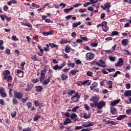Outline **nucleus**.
Listing matches in <instances>:
<instances>
[{
  "label": "nucleus",
  "mask_w": 131,
  "mask_h": 131,
  "mask_svg": "<svg viewBox=\"0 0 131 131\" xmlns=\"http://www.w3.org/2000/svg\"><path fill=\"white\" fill-rule=\"evenodd\" d=\"M107 84H108V85H110L108 86V89H112L113 86L112 84H113V82L111 80H108L107 82Z\"/></svg>",
  "instance_id": "f704fd0d"
},
{
  "label": "nucleus",
  "mask_w": 131,
  "mask_h": 131,
  "mask_svg": "<svg viewBox=\"0 0 131 131\" xmlns=\"http://www.w3.org/2000/svg\"><path fill=\"white\" fill-rule=\"evenodd\" d=\"M79 72V70H73L70 71L69 72V75L70 76H74V75H76V73Z\"/></svg>",
  "instance_id": "4468645a"
},
{
  "label": "nucleus",
  "mask_w": 131,
  "mask_h": 131,
  "mask_svg": "<svg viewBox=\"0 0 131 131\" xmlns=\"http://www.w3.org/2000/svg\"><path fill=\"white\" fill-rule=\"evenodd\" d=\"M70 117L72 120L75 119V118H77V115H76V114L75 113H73L71 115Z\"/></svg>",
  "instance_id": "72a5a7b5"
},
{
  "label": "nucleus",
  "mask_w": 131,
  "mask_h": 131,
  "mask_svg": "<svg viewBox=\"0 0 131 131\" xmlns=\"http://www.w3.org/2000/svg\"><path fill=\"white\" fill-rule=\"evenodd\" d=\"M111 34L113 36H114V35H118V32L116 31H113Z\"/></svg>",
  "instance_id": "603ef678"
},
{
  "label": "nucleus",
  "mask_w": 131,
  "mask_h": 131,
  "mask_svg": "<svg viewBox=\"0 0 131 131\" xmlns=\"http://www.w3.org/2000/svg\"><path fill=\"white\" fill-rule=\"evenodd\" d=\"M21 25H23L24 26H27L28 27H29L30 28H32V25L28 23H24L20 22Z\"/></svg>",
  "instance_id": "aec40b11"
},
{
  "label": "nucleus",
  "mask_w": 131,
  "mask_h": 131,
  "mask_svg": "<svg viewBox=\"0 0 131 131\" xmlns=\"http://www.w3.org/2000/svg\"><path fill=\"white\" fill-rule=\"evenodd\" d=\"M116 111H117L116 108L111 107V113H112V114H113V115L115 114V112H116Z\"/></svg>",
  "instance_id": "e433bc0d"
},
{
  "label": "nucleus",
  "mask_w": 131,
  "mask_h": 131,
  "mask_svg": "<svg viewBox=\"0 0 131 131\" xmlns=\"http://www.w3.org/2000/svg\"><path fill=\"white\" fill-rule=\"evenodd\" d=\"M15 73H16L17 76H18L19 77H22L23 75H24V72L19 69L16 70Z\"/></svg>",
  "instance_id": "f8f14e48"
},
{
  "label": "nucleus",
  "mask_w": 131,
  "mask_h": 131,
  "mask_svg": "<svg viewBox=\"0 0 131 131\" xmlns=\"http://www.w3.org/2000/svg\"><path fill=\"white\" fill-rule=\"evenodd\" d=\"M34 104H35V107H39V103H38L37 101L35 100Z\"/></svg>",
  "instance_id": "69168bd1"
},
{
  "label": "nucleus",
  "mask_w": 131,
  "mask_h": 131,
  "mask_svg": "<svg viewBox=\"0 0 131 131\" xmlns=\"http://www.w3.org/2000/svg\"><path fill=\"white\" fill-rule=\"evenodd\" d=\"M86 75H87V76L92 77V76L93 75V72H92L91 71H88L86 73Z\"/></svg>",
  "instance_id": "6e6d98bb"
},
{
  "label": "nucleus",
  "mask_w": 131,
  "mask_h": 131,
  "mask_svg": "<svg viewBox=\"0 0 131 131\" xmlns=\"http://www.w3.org/2000/svg\"><path fill=\"white\" fill-rule=\"evenodd\" d=\"M126 113L128 115H130L131 114V109H128L126 111Z\"/></svg>",
  "instance_id": "338daca9"
},
{
  "label": "nucleus",
  "mask_w": 131,
  "mask_h": 131,
  "mask_svg": "<svg viewBox=\"0 0 131 131\" xmlns=\"http://www.w3.org/2000/svg\"><path fill=\"white\" fill-rule=\"evenodd\" d=\"M79 106H75L72 109V112H76Z\"/></svg>",
  "instance_id": "680f3d73"
},
{
  "label": "nucleus",
  "mask_w": 131,
  "mask_h": 131,
  "mask_svg": "<svg viewBox=\"0 0 131 131\" xmlns=\"http://www.w3.org/2000/svg\"><path fill=\"white\" fill-rule=\"evenodd\" d=\"M60 77L62 79V80H66V79H67V78H68V76L64 74H62L60 75Z\"/></svg>",
  "instance_id": "473e14b6"
},
{
  "label": "nucleus",
  "mask_w": 131,
  "mask_h": 131,
  "mask_svg": "<svg viewBox=\"0 0 131 131\" xmlns=\"http://www.w3.org/2000/svg\"><path fill=\"white\" fill-rule=\"evenodd\" d=\"M88 81H89V80H85L83 82L81 81H78L76 82V84H77L78 86H81L82 85H84V84H86L88 83Z\"/></svg>",
  "instance_id": "9b49d317"
},
{
  "label": "nucleus",
  "mask_w": 131,
  "mask_h": 131,
  "mask_svg": "<svg viewBox=\"0 0 131 131\" xmlns=\"http://www.w3.org/2000/svg\"><path fill=\"white\" fill-rule=\"evenodd\" d=\"M120 102V99H117L111 103V106H115Z\"/></svg>",
  "instance_id": "6ab92c4d"
},
{
  "label": "nucleus",
  "mask_w": 131,
  "mask_h": 131,
  "mask_svg": "<svg viewBox=\"0 0 131 131\" xmlns=\"http://www.w3.org/2000/svg\"><path fill=\"white\" fill-rule=\"evenodd\" d=\"M106 105V102L104 101H100L98 102L96 105V108L99 109V110H102L103 107L105 106Z\"/></svg>",
  "instance_id": "20e7f679"
},
{
  "label": "nucleus",
  "mask_w": 131,
  "mask_h": 131,
  "mask_svg": "<svg viewBox=\"0 0 131 131\" xmlns=\"http://www.w3.org/2000/svg\"><path fill=\"white\" fill-rule=\"evenodd\" d=\"M12 92H13V89L10 88L9 91V95L10 98H12L13 96V94L12 93Z\"/></svg>",
  "instance_id": "de8ad7c7"
},
{
  "label": "nucleus",
  "mask_w": 131,
  "mask_h": 131,
  "mask_svg": "<svg viewBox=\"0 0 131 131\" xmlns=\"http://www.w3.org/2000/svg\"><path fill=\"white\" fill-rule=\"evenodd\" d=\"M127 117V115H121L119 116L117 118L116 120H122L124 119V118H126Z\"/></svg>",
  "instance_id": "f3484780"
},
{
  "label": "nucleus",
  "mask_w": 131,
  "mask_h": 131,
  "mask_svg": "<svg viewBox=\"0 0 131 131\" xmlns=\"http://www.w3.org/2000/svg\"><path fill=\"white\" fill-rule=\"evenodd\" d=\"M54 70H58L59 68V64H56L53 67Z\"/></svg>",
  "instance_id": "bf43d9fd"
},
{
  "label": "nucleus",
  "mask_w": 131,
  "mask_h": 131,
  "mask_svg": "<svg viewBox=\"0 0 131 131\" xmlns=\"http://www.w3.org/2000/svg\"><path fill=\"white\" fill-rule=\"evenodd\" d=\"M67 42H71V41H68L67 39H63L61 41V45H63V43H67Z\"/></svg>",
  "instance_id": "ea45409f"
},
{
  "label": "nucleus",
  "mask_w": 131,
  "mask_h": 131,
  "mask_svg": "<svg viewBox=\"0 0 131 131\" xmlns=\"http://www.w3.org/2000/svg\"><path fill=\"white\" fill-rule=\"evenodd\" d=\"M118 74L120 75L121 74V72H120V71H116L115 72V73L113 75V77H117V75H118Z\"/></svg>",
  "instance_id": "a19ab883"
},
{
  "label": "nucleus",
  "mask_w": 131,
  "mask_h": 131,
  "mask_svg": "<svg viewBox=\"0 0 131 131\" xmlns=\"http://www.w3.org/2000/svg\"><path fill=\"white\" fill-rule=\"evenodd\" d=\"M84 12H86V9H83L81 8L79 10V13H84Z\"/></svg>",
  "instance_id": "4d7b16f0"
},
{
  "label": "nucleus",
  "mask_w": 131,
  "mask_h": 131,
  "mask_svg": "<svg viewBox=\"0 0 131 131\" xmlns=\"http://www.w3.org/2000/svg\"><path fill=\"white\" fill-rule=\"evenodd\" d=\"M122 45L124 46H127L128 45V39H123L121 41Z\"/></svg>",
  "instance_id": "4be33fe9"
},
{
  "label": "nucleus",
  "mask_w": 131,
  "mask_h": 131,
  "mask_svg": "<svg viewBox=\"0 0 131 131\" xmlns=\"http://www.w3.org/2000/svg\"><path fill=\"white\" fill-rule=\"evenodd\" d=\"M101 26L104 32H107L109 30V27H107V21H102L101 23Z\"/></svg>",
  "instance_id": "0eeeda50"
},
{
  "label": "nucleus",
  "mask_w": 131,
  "mask_h": 131,
  "mask_svg": "<svg viewBox=\"0 0 131 131\" xmlns=\"http://www.w3.org/2000/svg\"><path fill=\"white\" fill-rule=\"evenodd\" d=\"M53 31H51L50 32H43L42 33V34L43 35H45V36H47L48 35H52L53 34Z\"/></svg>",
  "instance_id": "412c9836"
},
{
  "label": "nucleus",
  "mask_w": 131,
  "mask_h": 131,
  "mask_svg": "<svg viewBox=\"0 0 131 131\" xmlns=\"http://www.w3.org/2000/svg\"><path fill=\"white\" fill-rule=\"evenodd\" d=\"M95 59V54L92 52L87 53L86 54V60H89V61H92Z\"/></svg>",
  "instance_id": "39448f33"
},
{
  "label": "nucleus",
  "mask_w": 131,
  "mask_h": 131,
  "mask_svg": "<svg viewBox=\"0 0 131 131\" xmlns=\"http://www.w3.org/2000/svg\"><path fill=\"white\" fill-rule=\"evenodd\" d=\"M41 116L39 115H36L34 118V121H38V119L40 118Z\"/></svg>",
  "instance_id": "c9c22d12"
},
{
  "label": "nucleus",
  "mask_w": 131,
  "mask_h": 131,
  "mask_svg": "<svg viewBox=\"0 0 131 131\" xmlns=\"http://www.w3.org/2000/svg\"><path fill=\"white\" fill-rule=\"evenodd\" d=\"M49 46L53 49V48H55L56 50H58V45H56V44H54V43H49Z\"/></svg>",
  "instance_id": "393cba45"
},
{
  "label": "nucleus",
  "mask_w": 131,
  "mask_h": 131,
  "mask_svg": "<svg viewBox=\"0 0 131 131\" xmlns=\"http://www.w3.org/2000/svg\"><path fill=\"white\" fill-rule=\"evenodd\" d=\"M95 125L94 122H89L87 125H83V127H90V126H93Z\"/></svg>",
  "instance_id": "cd10ccee"
},
{
  "label": "nucleus",
  "mask_w": 131,
  "mask_h": 131,
  "mask_svg": "<svg viewBox=\"0 0 131 131\" xmlns=\"http://www.w3.org/2000/svg\"><path fill=\"white\" fill-rule=\"evenodd\" d=\"M51 80V77H48V78L45 80L44 81H42V84H43V85L45 86V85H47V84H49L50 81Z\"/></svg>",
  "instance_id": "dca6fc26"
},
{
  "label": "nucleus",
  "mask_w": 131,
  "mask_h": 131,
  "mask_svg": "<svg viewBox=\"0 0 131 131\" xmlns=\"http://www.w3.org/2000/svg\"><path fill=\"white\" fill-rule=\"evenodd\" d=\"M8 9H9V7L7 5L4 6L3 7V10L5 12H7L8 11Z\"/></svg>",
  "instance_id": "e2e57ef3"
},
{
  "label": "nucleus",
  "mask_w": 131,
  "mask_h": 131,
  "mask_svg": "<svg viewBox=\"0 0 131 131\" xmlns=\"http://www.w3.org/2000/svg\"><path fill=\"white\" fill-rule=\"evenodd\" d=\"M14 97L16 99H22L23 94L21 92H18L16 91H14Z\"/></svg>",
  "instance_id": "6e6552de"
},
{
  "label": "nucleus",
  "mask_w": 131,
  "mask_h": 131,
  "mask_svg": "<svg viewBox=\"0 0 131 131\" xmlns=\"http://www.w3.org/2000/svg\"><path fill=\"white\" fill-rule=\"evenodd\" d=\"M125 97H131V90H127L124 93Z\"/></svg>",
  "instance_id": "a211bd4d"
},
{
  "label": "nucleus",
  "mask_w": 131,
  "mask_h": 131,
  "mask_svg": "<svg viewBox=\"0 0 131 131\" xmlns=\"http://www.w3.org/2000/svg\"><path fill=\"white\" fill-rule=\"evenodd\" d=\"M104 6L105 8V9H110L111 8V3L109 2L106 3L104 4Z\"/></svg>",
  "instance_id": "7c9ffc66"
},
{
  "label": "nucleus",
  "mask_w": 131,
  "mask_h": 131,
  "mask_svg": "<svg viewBox=\"0 0 131 131\" xmlns=\"http://www.w3.org/2000/svg\"><path fill=\"white\" fill-rule=\"evenodd\" d=\"M40 7L39 5L36 4V3H32V7L36 8V9H38Z\"/></svg>",
  "instance_id": "58836bf2"
},
{
  "label": "nucleus",
  "mask_w": 131,
  "mask_h": 131,
  "mask_svg": "<svg viewBox=\"0 0 131 131\" xmlns=\"http://www.w3.org/2000/svg\"><path fill=\"white\" fill-rule=\"evenodd\" d=\"M33 89V84L32 83H29L27 84L25 91L26 92H31V90Z\"/></svg>",
  "instance_id": "ddd939ff"
},
{
  "label": "nucleus",
  "mask_w": 131,
  "mask_h": 131,
  "mask_svg": "<svg viewBox=\"0 0 131 131\" xmlns=\"http://www.w3.org/2000/svg\"><path fill=\"white\" fill-rule=\"evenodd\" d=\"M80 99V95L78 92H76L75 95L71 98V100L73 103H76V102H78Z\"/></svg>",
  "instance_id": "7ed1b4c3"
},
{
  "label": "nucleus",
  "mask_w": 131,
  "mask_h": 131,
  "mask_svg": "<svg viewBox=\"0 0 131 131\" xmlns=\"http://www.w3.org/2000/svg\"><path fill=\"white\" fill-rule=\"evenodd\" d=\"M80 38H81V39H82V40H84V41H88V40L89 39L86 37L80 36Z\"/></svg>",
  "instance_id": "864d4df0"
},
{
  "label": "nucleus",
  "mask_w": 131,
  "mask_h": 131,
  "mask_svg": "<svg viewBox=\"0 0 131 131\" xmlns=\"http://www.w3.org/2000/svg\"><path fill=\"white\" fill-rule=\"evenodd\" d=\"M105 124H111V125H116L117 123H116L114 121H107L105 122Z\"/></svg>",
  "instance_id": "bb28decb"
},
{
  "label": "nucleus",
  "mask_w": 131,
  "mask_h": 131,
  "mask_svg": "<svg viewBox=\"0 0 131 131\" xmlns=\"http://www.w3.org/2000/svg\"><path fill=\"white\" fill-rule=\"evenodd\" d=\"M64 51L66 53L69 54L70 53V46H67L64 49Z\"/></svg>",
  "instance_id": "2f4dec72"
},
{
  "label": "nucleus",
  "mask_w": 131,
  "mask_h": 131,
  "mask_svg": "<svg viewBox=\"0 0 131 131\" xmlns=\"http://www.w3.org/2000/svg\"><path fill=\"white\" fill-rule=\"evenodd\" d=\"M91 130H93V128L90 127V128H83L81 130V131H91Z\"/></svg>",
  "instance_id": "c03bdc74"
},
{
  "label": "nucleus",
  "mask_w": 131,
  "mask_h": 131,
  "mask_svg": "<svg viewBox=\"0 0 131 131\" xmlns=\"http://www.w3.org/2000/svg\"><path fill=\"white\" fill-rule=\"evenodd\" d=\"M110 61H112V62H114V61H115V60H116V58H115V57L111 56V57H110Z\"/></svg>",
  "instance_id": "052dcab7"
},
{
  "label": "nucleus",
  "mask_w": 131,
  "mask_h": 131,
  "mask_svg": "<svg viewBox=\"0 0 131 131\" xmlns=\"http://www.w3.org/2000/svg\"><path fill=\"white\" fill-rule=\"evenodd\" d=\"M84 107L86 111H90V106H89V105L85 104L84 105Z\"/></svg>",
  "instance_id": "a18cd8bd"
},
{
  "label": "nucleus",
  "mask_w": 131,
  "mask_h": 131,
  "mask_svg": "<svg viewBox=\"0 0 131 131\" xmlns=\"http://www.w3.org/2000/svg\"><path fill=\"white\" fill-rule=\"evenodd\" d=\"M99 62H98L96 61H92L90 64L91 65H96L97 66H100V67H101L102 68H105L107 67V65L105 64H106V61L103 60V59H100L98 61Z\"/></svg>",
  "instance_id": "f257e3e1"
},
{
  "label": "nucleus",
  "mask_w": 131,
  "mask_h": 131,
  "mask_svg": "<svg viewBox=\"0 0 131 131\" xmlns=\"http://www.w3.org/2000/svg\"><path fill=\"white\" fill-rule=\"evenodd\" d=\"M8 75H6V74H4V77L3 79L5 80H7L8 81V82H10L11 81V80H13V77L11 76H8Z\"/></svg>",
  "instance_id": "9d476101"
},
{
  "label": "nucleus",
  "mask_w": 131,
  "mask_h": 131,
  "mask_svg": "<svg viewBox=\"0 0 131 131\" xmlns=\"http://www.w3.org/2000/svg\"><path fill=\"white\" fill-rule=\"evenodd\" d=\"M123 63H124V61L122 58H120L118 59V61L115 64V66L116 67H122L123 66Z\"/></svg>",
  "instance_id": "423d86ee"
},
{
  "label": "nucleus",
  "mask_w": 131,
  "mask_h": 131,
  "mask_svg": "<svg viewBox=\"0 0 131 131\" xmlns=\"http://www.w3.org/2000/svg\"><path fill=\"white\" fill-rule=\"evenodd\" d=\"M46 73H47V70H46V69L41 71L40 77V82H42V81H43V80L45 79V75H46Z\"/></svg>",
  "instance_id": "1a4fd4ad"
},
{
  "label": "nucleus",
  "mask_w": 131,
  "mask_h": 131,
  "mask_svg": "<svg viewBox=\"0 0 131 131\" xmlns=\"http://www.w3.org/2000/svg\"><path fill=\"white\" fill-rule=\"evenodd\" d=\"M71 119L69 118H67L64 121L63 124L64 125H67V124H69V123H71Z\"/></svg>",
  "instance_id": "5701e85b"
},
{
  "label": "nucleus",
  "mask_w": 131,
  "mask_h": 131,
  "mask_svg": "<svg viewBox=\"0 0 131 131\" xmlns=\"http://www.w3.org/2000/svg\"><path fill=\"white\" fill-rule=\"evenodd\" d=\"M0 94L1 95L2 98H7V95L6 92H4V88H1L0 89Z\"/></svg>",
  "instance_id": "2eb2a0df"
},
{
  "label": "nucleus",
  "mask_w": 131,
  "mask_h": 131,
  "mask_svg": "<svg viewBox=\"0 0 131 131\" xmlns=\"http://www.w3.org/2000/svg\"><path fill=\"white\" fill-rule=\"evenodd\" d=\"M10 71L8 70H6L4 71V74H6V75H10Z\"/></svg>",
  "instance_id": "0e129e2a"
},
{
  "label": "nucleus",
  "mask_w": 131,
  "mask_h": 131,
  "mask_svg": "<svg viewBox=\"0 0 131 131\" xmlns=\"http://www.w3.org/2000/svg\"><path fill=\"white\" fill-rule=\"evenodd\" d=\"M12 104L13 105H18L19 104V102L18 101V100H17V98H13L12 99Z\"/></svg>",
  "instance_id": "c85d7f7f"
},
{
  "label": "nucleus",
  "mask_w": 131,
  "mask_h": 131,
  "mask_svg": "<svg viewBox=\"0 0 131 131\" xmlns=\"http://www.w3.org/2000/svg\"><path fill=\"white\" fill-rule=\"evenodd\" d=\"M88 1H90V5H94V4H97V3H98V0H88Z\"/></svg>",
  "instance_id": "79ce46f5"
},
{
  "label": "nucleus",
  "mask_w": 131,
  "mask_h": 131,
  "mask_svg": "<svg viewBox=\"0 0 131 131\" xmlns=\"http://www.w3.org/2000/svg\"><path fill=\"white\" fill-rule=\"evenodd\" d=\"M83 118H84L85 119H88V118H90V116H88V114L85 113H83Z\"/></svg>",
  "instance_id": "8fccbe9b"
},
{
  "label": "nucleus",
  "mask_w": 131,
  "mask_h": 131,
  "mask_svg": "<svg viewBox=\"0 0 131 131\" xmlns=\"http://www.w3.org/2000/svg\"><path fill=\"white\" fill-rule=\"evenodd\" d=\"M67 65H68V66H69V67H72V68H74V67L75 66V63H72V62H70V63H68Z\"/></svg>",
  "instance_id": "4c0bfd02"
},
{
  "label": "nucleus",
  "mask_w": 131,
  "mask_h": 131,
  "mask_svg": "<svg viewBox=\"0 0 131 131\" xmlns=\"http://www.w3.org/2000/svg\"><path fill=\"white\" fill-rule=\"evenodd\" d=\"M90 100L91 101V102H92L90 103L91 107L92 108H96V105L99 102V98L97 96H92Z\"/></svg>",
  "instance_id": "f03ea898"
},
{
  "label": "nucleus",
  "mask_w": 131,
  "mask_h": 131,
  "mask_svg": "<svg viewBox=\"0 0 131 131\" xmlns=\"http://www.w3.org/2000/svg\"><path fill=\"white\" fill-rule=\"evenodd\" d=\"M79 6H82V4L77 3L75 5H73V7H74V8H78V7H79Z\"/></svg>",
  "instance_id": "3c124183"
},
{
  "label": "nucleus",
  "mask_w": 131,
  "mask_h": 131,
  "mask_svg": "<svg viewBox=\"0 0 131 131\" xmlns=\"http://www.w3.org/2000/svg\"><path fill=\"white\" fill-rule=\"evenodd\" d=\"M92 47H98V42H93L91 43Z\"/></svg>",
  "instance_id": "774afa93"
},
{
  "label": "nucleus",
  "mask_w": 131,
  "mask_h": 131,
  "mask_svg": "<svg viewBox=\"0 0 131 131\" xmlns=\"http://www.w3.org/2000/svg\"><path fill=\"white\" fill-rule=\"evenodd\" d=\"M75 63H76V64H77V65H80V64H81L82 62H81V61H80V60L77 59V60H75Z\"/></svg>",
  "instance_id": "5fc2aeb1"
},
{
  "label": "nucleus",
  "mask_w": 131,
  "mask_h": 131,
  "mask_svg": "<svg viewBox=\"0 0 131 131\" xmlns=\"http://www.w3.org/2000/svg\"><path fill=\"white\" fill-rule=\"evenodd\" d=\"M36 91V92H41L42 90H43V88L42 86L39 85V86H35Z\"/></svg>",
  "instance_id": "a878e982"
},
{
  "label": "nucleus",
  "mask_w": 131,
  "mask_h": 131,
  "mask_svg": "<svg viewBox=\"0 0 131 131\" xmlns=\"http://www.w3.org/2000/svg\"><path fill=\"white\" fill-rule=\"evenodd\" d=\"M31 59H33V61H38V59H37V57L36 56V55H32Z\"/></svg>",
  "instance_id": "37998d69"
},
{
  "label": "nucleus",
  "mask_w": 131,
  "mask_h": 131,
  "mask_svg": "<svg viewBox=\"0 0 131 131\" xmlns=\"http://www.w3.org/2000/svg\"><path fill=\"white\" fill-rule=\"evenodd\" d=\"M68 91H69V92H68L67 94V95H68V96H72V95H73V94H75V90H68Z\"/></svg>",
  "instance_id": "c756f323"
},
{
  "label": "nucleus",
  "mask_w": 131,
  "mask_h": 131,
  "mask_svg": "<svg viewBox=\"0 0 131 131\" xmlns=\"http://www.w3.org/2000/svg\"><path fill=\"white\" fill-rule=\"evenodd\" d=\"M28 100V97H27L26 98H23L21 99V102L23 103H26V102H27Z\"/></svg>",
  "instance_id": "09e8293b"
},
{
  "label": "nucleus",
  "mask_w": 131,
  "mask_h": 131,
  "mask_svg": "<svg viewBox=\"0 0 131 131\" xmlns=\"http://www.w3.org/2000/svg\"><path fill=\"white\" fill-rule=\"evenodd\" d=\"M106 70L108 72H114L115 71V69L114 68H111V69H106Z\"/></svg>",
  "instance_id": "49530a36"
},
{
  "label": "nucleus",
  "mask_w": 131,
  "mask_h": 131,
  "mask_svg": "<svg viewBox=\"0 0 131 131\" xmlns=\"http://www.w3.org/2000/svg\"><path fill=\"white\" fill-rule=\"evenodd\" d=\"M0 105L4 106L5 105V100L3 99H0Z\"/></svg>",
  "instance_id": "13d9d810"
},
{
  "label": "nucleus",
  "mask_w": 131,
  "mask_h": 131,
  "mask_svg": "<svg viewBox=\"0 0 131 131\" xmlns=\"http://www.w3.org/2000/svg\"><path fill=\"white\" fill-rule=\"evenodd\" d=\"M81 24V22L78 21V23H74L72 25L73 29H74V28H76L77 26H79Z\"/></svg>",
  "instance_id": "b1692460"
}]
</instances>
